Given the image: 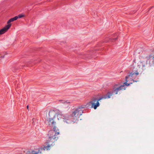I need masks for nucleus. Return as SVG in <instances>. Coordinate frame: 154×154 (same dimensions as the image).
Segmentation results:
<instances>
[{
    "instance_id": "obj_5",
    "label": "nucleus",
    "mask_w": 154,
    "mask_h": 154,
    "mask_svg": "<svg viewBox=\"0 0 154 154\" xmlns=\"http://www.w3.org/2000/svg\"><path fill=\"white\" fill-rule=\"evenodd\" d=\"M146 57L145 55L142 56L140 58V61L138 63V66L139 68H141L143 69H145L146 67H148V65H146V61H144L143 60Z\"/></svg>"
},
{
    "instance_id": "obj_7",
    "label": "nucleus",
    "mask_w": 154,
    "mask_h": 154,
    "mask_svg": "<svg viewBox=\"0 0 154 154\" xmlns=\"http://www.w3.org/2000/svg\"><path fill=\"white\" fill-rule=\"evenodd\" d=\"M139 74V72L137 71H136V72L133 71L131 72L130 73L128 76L126 77L125 80L126 82L124 83L123 85H124L125 87V85H126L127 86L129 85L130 84H128L127 83V82H128V79H131L132 78H131V77H132L134 75H138Z\"/></svg>"
},
{
    "instance_id": "obj_16",
    "label": "nucleus",
    "mask_w": 154,
    "mask_h": 154,
    "mask_svg": "<svg viewBox=\"0 0 154 154\" xmlns=\"http://www.w3.org/2000/svg\"><path fill=\"white\" fill-rule=\"evenodd\" d=\"M137 81H138V80ZM135 82H137V81H136Z\"/></svg>"
},
{
    "instance_id": "obj_4",
    "label": "nucleus",
    "mask_w": 154,
    "mask_h": 154,
    "mask_svg": "<svg viewBox=\"0 0 154 154\" xmlns=\"http://www.w3.org/2000/svg\"><path fill=\"white\" fill-rule=\"evenodd\" d=\"M49 117L48 119V121L49 125L53 128V130H54V128L55 127L56 131H57L58 130L55 126L56 124V122L55 120L56 116L55 113L53 111H50L49 112Z\"/></svg>"
},
{
    "instance_id": "obj_12",
    "label": "nucleus",
    "mask_w": 154,
    "mask_h": 154,
    "mask_svg": "<svg viewBox=\"0 0 154 154\" xmlns=\"http://www.w3.org/2000/svg\"><path fill=\"white\" fill-rule=\"evenodd\" d=\"M24 16V15L23 14H20L18 15V16H17V17H18V18H21L23 17Z\"/></svg>"
},
{
    "instance_id": "obj_3",
    "label": "nucleus",
    "mask_w": 154,
    "mask_h": 154,
    "mask_svg": "<svg viewBox=\"0 0 154 154\" xmlns=\"http://www.w3.org/2000/svg\"><path fill=\"white\" fill-rule=\"evenodd\" d=\"M83 112L82 109L79 107L75 109L72 114L69 117V119L71 120L74 123H77L78 119Z\"/></svg>"
},
{
    "instance_id": "obj_13",
    "label": "nucleus",
    "mask_w": 154,
    "mask_h": 154,
    "mask_svg": "<svg viewBox=\"0 0 154 154\" xmlns=\"http://www.w3.org/2000/svg\"><path fill=\"white\" fill-rule=\"evenodd\" d=\"M59 101L61 102V103H67V100H60Z\"/></svg>"
},
{
    "instance_id": "obj_10",
    "label": "nucleus",
    "mask_w": 154,
    "mask_h": 154,
    "mask_svg": "<svg viewBox=\"0 0 154 154\" xmlns=\"http://www.w3.org/2000/svg\"><path fill=\"white\" fill-rule=\"evenodd\" d=\"M41 152L40 149H39L38 152L31 150L30 151H28L26 154H41Z\"/></svg>"
},
{
    "instance_id": "obj_14",
    "label": "nucleus",
    "mask_w": 154,
    "mask_h": 154,
    "mask_svg": "<svg viewBox=\"0 0 154 154\" xmlns=\"http://www.w3.org/2000/svg\"><path fill=\"white\" fill-rule=\"evenodd\" d=\"M4 57H5V55L4 56H1L0 57V58H3Z\"/></svg>"
},
{
    "instance_id": "obj_15",
    "label": "nucleus",
    "mask_w": 154,
    "mask_h": 154,
    "mask_svg": "<svg viewBox=\"0 0 154 154\" xmlns=\"http://www.w3.org/2000/svg\"><path fill=\"white\" fill-rule=\"evenodd\" d=\"M27 108L28 109V107H29V106L28 105L27 106Z\"/></svg>"
},
{
    "instance_id": "obj_6",
    "label": "nucleus",
    "mask_w": 154,
    "mask_h": 154,
    "mask_svg": "<svg viewBox=\"0 0 154 154\" xmlns=\"http://www.w3.org/2000/svg\"><path fill=\"white\" fill-rule=\"evenodd\" d=\"M146 65H148V67L152 66L154 65V54L150 55L149 57H146Z\"/></svg>"
},
{
    "instance_id": "obj_1",
    "label": "nucleus",
    "mask_w": 154,
    "mask_h": 154,
    "mask_svg": "<svg viewBox=\"0 0 154 154\" xmlns=\"http://www.w3.org/2000/svg\"><path fill=\"white\" fill-rule=\"evenodd\" d=\"M125 89V87L124 85H120L119 84L115 85L113 87L112 91L108 92L107 94L104 96L100 98L97 101L96 100L90 102L89 103L91 105V107L94 108L95 109L97 107L99 106L100 104L99 102V101L102 99H106L110 98L111 96L113 94H120L121 91Z\"/></svg>"
},
{
    "instance_id": "obj_8",
    "label": "nucleus",
    "mask_w": 154,
    "mask_h": 154,
    "mask_svg": "<svg viewBox=\"0 0 154 154\" xmlns=\"http://www.w3.org/2000/svg\"><path fill=\"white\" fill-rule=\"evenodd\" d=\"M59 112L58 113V117H59L62 121L65 123H67V115H64L62 113L61 111L58 110Z\"/></svg>"
},
{
    "instance_id": "obj_11",
    "label": "nucleus",
    "mask_w": 154,
    "mask_h": 154,
    "mask_svg": "<svg viewBox=\"0 0 154 154\" xmlns=\"http://www.w3.org/2000/svg\"><path fill=\"white\" fill-rule=\"evenodd\" d=\"M18 19V17H17V16H15V17L10 19V20H8V21L7 22V23L8 24H10V23L12 22H13L14 21L16 20H17Z\"/></svg>"
},
{
    "instance_id": "obj_9",
    "label": "nucleus",
    "mask_w": 154,
    "mask_h": 154,
    "mask_svg": "<svg viewBox=\"0 0 154 154\" xmlns=\"http://www.w3.org/2000/svg\"><path fill=\"white\" fill-rule=\"evenodd\" d=\"M11 26V24H8L2 29L0 30V35H2L5 33L7 30L10 28Z\"/></svg>"
},
{
    "instance_id": "obj_2",
    "label": "nucleus",
    "mask_w": 154,
    "mask_h": 154,
    "mask_svg": "<svg viewBox=\"0 0 154 154\" xmlns=\"http://www.w3.org/2000/svg\"><path fill=\"white\" fill-rule=\"evenodd\" d=\"M59 134V132L56 131L55 127L54 128V130H50L49 131L48 134V139L45 143L47 146H44L42 148H41V149L44 151L45 150H49L50 149V147L54 144V142L56 141L58 139L57 135Z\"/></svg>"
}]
</instances>
